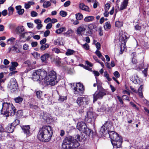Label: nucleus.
<instances>
[{"label": "nucleus", "mask_w": 149, "mask_h": 149, "mask_svg": "<svg viewBox=\"0 0 149 149\" xmlns=\"http://www.w3.org/2000/svg\"><path fill=\"white\" fill-rule=\"evenodd\" d=\"M89 100L88 97H81L77 99L76 102L78 105L84 107L88 104Z\"/></svg>", "instance_id": "9b49d317"}, {"label": "nucleus", "mask_w": 149, "mask_h": 149, "mask_svg": "<svg viewBox=\"0 0 149 149\" xmlns=\"http://www.w3.org/2000/svg\"><path fill=\"white\" fill-rule=\"evenodd\" d=\"M50 34V31L49 30L46 31L44 33V36L46 37L48 36Z\"/></svg>", "instance_id": "13d9d810"}, {"label": "nucleus", "mask_w": 149, "mask_h": 149, "mask_svg": "<svg viewBox=\"0 0 149 149\" xmlns=\"http://www.w3.org/2000/svg\"><path fill=\"white\" fill-rule=\"evenodd\" d=\"M95 118V113L90 111L87 112L86 115L85 116V120L88 123H93Z\"/></svg>", "instance_id": "1a4fd4ad"}, {"label": "nucleus", "mask_w": 149, "mask_h": 149, "mask_svg": "<svg viewBox=\"0 0 149 149\" xmlns=\"http://www.w3.org/2000/svg\"><path fill=\"white\" fill-rule=\"evenodd\" d=\"M44 77L46 82L49 83L51 86H54L57 83L56 79V74L55 72L51 71L48 73L47 75Z\"/></svg>", "instance_id": "423d86ee"}, {"label": "nucleus", "mask_w": 149, "mask_h": 149, "mask_svg": "<svg viewBox=\"0 0 149 149\" xmlns=\"http://www.w3.org/2000/svg\"><path fill=\"white\" fill-rule=\"evenodd\" d=\"M75 52L70 49H68L67 51L66 52L65 54L67 56L70 55L75 53Z\"/></svg>", "instance_id": "473e14b6"}, {"label": "nucleus", "mask_w": 149, "mask_h": 149, "mask_svg": "<svg viewBox=\"0 0 149 149\" xmlns=\"http://www.w3.org/2000/svg\"><path fill=\"white\" fill-rule=\"evenodd\" d=\"M52 50L56 53H59L60 52V50L57 48H54Z\"/></svg>", "instance_id": "8fccbe9b"}, {"label": "nucleus", "mask_w": 149, "mask_h": 149, "mask_svg": "<svg viewBox=\"0 0 149 149\" xmlns=\"http://www.w3.org/2000/svg\"><path fill=\"white\" fill-rule=\"evenodd\" d=\"M117 97L118 98V100L119 101V102L121 104H123V101L122 99V98L119 96H117Z\"/></svg>", "instance_id": "69168bd1"}, {"label": "nucleus", "mask_w": 149, "mask_h": 149, "mask_svg": "<svg viewBox=\"0 0 149 149\" xmlns=\"http://www.w3.org/2000/svg\"><path fill=\"white\" fill-rule=\"evenodd\" d=\"M111 25L109 22H105L104 25V28L105 29H110L111 28Z\"/></svg>", "instance_id": "c756f323"}, {"label": "nucleus", "mask_w": 149, "mask_h": 149, "mask_svg": "<svg viewBox=\"0 0 149 149\" xmlns=\"http://www.w3.org/2000/svg\"><path fill=\"white\" fill-rule=\"evenodd\" d=\"M80 141V136L79 135H77L74 137L69 136L66 137L63 141L62 147L65 149L77 148L80 145L78 142Z\"/></svg>", "instance_id": "20e7f679"}, {"label": "nucleus", "mask_w": 149, "mask_h": 149, "mask_svg": "<svg viewBox=\"0 0 149 149\" xmlns=\"http://www.w3.org/2000/svg\"><path fill=\"white\" fill-rule=\"evenodd\" d=\"M24 31V29L23 26H19V33H22Z\"/></svg>", "instance_id": "603ef678"}, {"label": "nucleus", "mask_w": 149, "mask_h": 149, "mask_svg": "<svg viewBox=\"0 0 149 149\" xmlns=\"http://www.w3.org/2000/svg\"><path fill=\"white\" fill-rule=\"evenodd\" d=\"M95 46L96 47L97 49V50H99L100 49L101 45L100 44L99 42H97L96 43Z\"/></svg>", "instance_id": "6e6d98bb"}, {"label": "nucleus", "mask_w": 149, "mask_h": 149, "mask_svg": "<svg viewBox=\"0 0 149 149\" xmlns=\"http://www.w3.org/2000/svg\"><path fill=\"white\" fill-rule=\"evenodd\" d=\"M94 17L93 16H88L85 18L84 21L87 22H92L94 20Z\"/></svg>", "instance_id": "4be33fe9"}, {"label": "nucleus", "mask_w": 149, "mask_h": 149, "mask_svg": "<svg viewBox=\"0 0 149 149\" xmlns=\"http://www.w3.org/2000/svg\"><path fill=\"white\" fill-rule=\"evenodd\" d=\"M79 8L82 10L90 12L91 11L89 8L87 6L85 5L83 3H81L79 5Z\"/></svg>", "instance_id": "a211bd4d"}, {"label": "nucleus", "mask_w": 149, "mask_h": 149, "mask_svg": "<svg viewBox=\"0 0 149 149\" xmlns=\"http://www.w3.org/2000/svg\"><path fill=\"white\" fill-rule=\"evenodd\" d=\"M8 10L9 12V15H11L13 14L14 8L11 6H10L8 8Z\"/></svg>", "instance_id": "c9c22d12"}, {"label": "nucleus", "mask_w": 149, "mask_h": 149, "mask_svg": "<svg viewBox=\"0 0 149 149\" xmlns=\"http://www.w3.org/2000/svg\"><path fill=\"white\" fill-rule=\"evenodd\" d=\"M52 26V24L51 23H49L47 25L46 28L47 29H51Z\"/></svg>", "instance_id": "864d4df0"}, {"label": "nucleus", "mask_w": 149, "mask_h": 149, "mask_svg": "<svg viewBox=\"0 0 149 149\" xmlns=\"http://www.w3.org/2000/svg\"><path fill=\"white\" fill-rule=\"evenodd\" d=\"M49 55L48 54H45L41 57V59L42 62L46 61L49 57Z\"/></svg>", "instance_id": "a878e982"}, {"label": "nucleus", "mask_w": 149, "mask_h": 149, "mask_svg": "<svg viewBox=\"0 0 149 149\" xmlns=\"http://www.w3.org/2000/svg\"><path fill=\"white\" fill-rule=\"evenodd\" d=\"M52 134V130L51 126H44L40 129L37 137L40 141L47 142L49 141Z\"/></svg>", "instance_id": "7ed1b4c3"}, {"label": "nucleus", "mask_w": 149, "mask_h": 149, "mask_svg": "<svg viewBox=\"0 0 149 149\" xmlns=\"http://www.w3.org/2000/svg\"><path fill=\"white\" fill-rule=\"evenodd\" d=\"M34 22L37 24L36 28L38 30H40L41 29L42 26V25L41 24V21L39 19H36L34 20Z\"/></svg>", "instance_id": "aec40b11"}, {"label": "nucleus", "mask_w": 149, "mask_h": 149, "mask_svg": "<svg viewBox=\"0 0 149 149\" xmlns=\"http://www.w3.org/2000/svg\"><path fill=\"white\" fill-rule=\"evenodd\" d=\"M49 47V45L47 44H45L44 45H42L40 47V49L42 51H43Z\"/></svg>", "instance_id": "f704fd0d"}, {"label": "nucleus", "mask_w": 149, "mask_h": 149, "mask_svg": "<svg viewBox=\"0 0 149 149\" xmlns=\"http://www.w3.org/2000/svg\"><path fill=\"white\" fill-rule=\"evenodd\" d=\"M40 117L42 118L45 121H47V120L48 119L49 117L47 116V113L43 112L40 114Z\"/></svg>", "instance_id": "b1692460"}, {"label": "nucleus", "mask_w": 149, "mask_h": 149, "mask_svg": "<svg viewBox=\"0 0 149 149\" xmlns=\"http://www.w3.org/2000/svg\"><path fill=\"white\" fill-rule=\"evenodd\" d=\"M107 91L104 89L98 90L93 95V102L98 99H102L104 96L106 95Z\"/></svg>", "instance_id": "6e6552de"}, {"label": "nucleus", "mask_w": 149, "mask_h": 149, "mask_svg": "<svg viewBox=\"0 0 149 149\" xmlns=\"http://www.w3.org/2000/svg\"><path fill=\"white\" fill-rule=\"evenodd\" d=\"M104 76L105 77L108 81H110L111 80V79L109 77V74L106 71L104 72Z\"/></svg>", "instance_id": "4c0bfd02"}, {"label": "nucleus", "mask_w": 149, "mask_h": 149, "mask_svg": "<svg viewBox=\"0 0 149 149\" xmlns=\"http://www.w3.org/2000/svg\"><path fill=\"white\" fill-rule=\"evenodd\" d=\"M51 5V3L49 1H46L44 2L42 6L44 8H47L50 6Z\"/></svg>", "instance_id": "cd10ccee"}, {"label": "nucleus", "mask_w": 149, "mask_h": 149, "mask_svg": "<svg viewBox=\"0 0 149 149\" xmlns=\"http://www.w3.org/2000/svg\"><path fill=\"white\" fill-rule=\"evenodd\" d=\"M31 46L32 47H35L38 45V42H33L31 43Z\"/></svg>", "instance_id": "0e129e2a"}, {"label": "nucleus", "mask_w": 149, "mask_h": 149, "mask_svg": "<svg viewBox=\"0 0 149 149\" xmlns=\"http://www.w3.org/2000/svg\"><path fill=\"white\" fill-rule=\"evenodd\" d=\"M21 6L19 5V15H22L24 12V10L23 9H22Z\"/></svg>", "instance_id": "37998d69"}, {"label": "nucleus", "mask_w": 149, "mask_h": 149, "mask_svg": "<svg viewBox=\"0 0 149 149\" xmlns=\"http://www.w3.org/2000/svg\"><path fill=\"white\" fill-rule=\"evenodd\" d=\"M128 2V0H124L121 3L120 8V10H122L126 8Z\"/></svg>", "instance_id": "6ab92c4d"}, {"label": "nucleus", "mask_w": 149, "mask_h": 149, "mask_svg": "<svg viewBox=\"0 0 149 149\" xmlns=\"http://www.w3.org/2000/svg\"><path fill=\"white\" fill-rule=\"evenodd\" d=\"M123 25V23L119 21H117L115 22V26L118 28L120 27Z\"/></svg>", "instance_id": "58836bf2"}, {"label": "nucleus", "mask_w": 149, "mask_h": 149, "mask_svg": "<svg viewBox=\"0 0 149 149\" xmlns=\"http://www.w3.org/2000/svg\"><path fill=\"white\" fill-rule=\"evenodd\" d=\"M76 86L74 88V93L75 94L81 95L82 94L84 91L83 85L80 83H78L76 84Z\"/></svg>", "instance_id": "9d476101"}, {"label": "nucleus", "mask_w": 149, "mask_h": 149, "mask_svg": "<svg viewBox=\"0 0 149 149\" xmlns=\"http://www.w3.org/2000/svg\"><path fill=\"white\" fill-rule=\"evenodd\" d=\"M46 39L44 38L40 41V43L41 45H43L46 42Z\"/></svg>", "instance_id": "bf43d9fd"}, {"label": "nucleus", "mask_w": 149, "mask_h": 149, "mask_svg": "<svg viewBox=\"0 0 149 149\" xmlns=\"http://www.w3.org/2000/svg\"><path fill=\"white\" fill-rule=\"evenodd\" d=\"M23 48L24 50H27L29 48V46L28 44H25L23 46Z\"/></svg>", "instance_id": "774afa93"}, {"label": "nucleus", "mask_w": 149, "mask_h": 149, "mask_svg": "<svg viewBox=\"0 0 149 149\" xmlns=\"http://www.w3.org/2000/svg\"><path fill=\"white\" fill-rule=\"evenodd\" d=\"M36 61L31 62L29 60H27L25 62V64L31 69L34 68V65L36 64Z\"/></svg>", "instance_id": "f3484780"}, {"label": "nucleus", "mask_w": 149, "mask_h": 149, "mask_svg": "<svg viewBox=\"0 0 149 149\" xmlns=\"http://www.w3.org/2000/svg\"><path fill=\"white\" fill-rule=\"evenodd\" d=\"M82 46L86 50H88L89 49V46L87 43H85L84 45H82Z\"/></svg>", "instance_id": "a19ab883"}, {"label": "nucleus", "mask_w": 149, "mask_h": 149, "mask_svg": "<svg viewBox=\"0 0 149 149\" xmlns=\"http://www.w3.org/2000/svg\"><path fill=\"white\" fill-rule=\"evenodd\" d=\"M88 28L90 30V33H89L90 34L92 33V32L91 31L93 29H96L97 28L96 26L93 24H89L88 26Z\"/></svg>", "instance_id": "5701e85b"}, {"label": "nucleus", "mask_w": 149, "mask_h": 149, "mask_svg": "<svg viewBox=\"0 0 149 149\" xmlns=\"http://www.w3.org/2000/svg\"><path fill=\"white\" fill-rule=\"evenodd\" d=\"M35 3L33 1H29L28 3L25 4V8L26 9H28L29 8L31 5L34 4Z\"/></svg>", "instance_id": "c85d7f7f"}, {"label": "nucleus", "mask_w": 149, "mask_h": 149, "mask_svg": "<svg viewBox=\"0 0 149 149\" xmlns=\"http://www.w3.org/2000/svg\"><path fill=\"white\" fill-rule=\"evenodd\" d=\"M120 35L119 40L121 43L120 46L121 49L120 54H122L123 53L122 47L123 46V48H124V46L125 45L126 40L128 37L127 34L125 33H122V35L120 34Z\"/></svg>", "instance_id": "f8f14e48"}, {"label": "nucleus", "mask_w": 149, "mask_h": 149, "mask_svg": "<svg viewBox=\"0 0 149 149\" xmlns=\"http://www.w3.org/2000/svg\"><path fill=\"white\" fill-rule=\"evenodd\" d=\"M95 53L99 58L100 57L102 56L101 52L99 50H97Z\"/></svg>", "instance_id": "a18cd8bd"}, {"label": "nucleus", "mask_w": 149, "mask_h": 149, "mask_svg": "<svg viewBox=\"0 0 149 149\" xmlns=\"http://www.w3.org/2000/svg\"><path fill=\"white\" fill-rule=\"evenodd\" d=\"M113 130L112 126L107 121L101 128L100 133L102 135H104L108 134L111 139V142L113 148H120L121 146L122 139L118 134L112 130Z\"/></svg>", "instance_id": "f257e3e1"}, {"label": "nucleus", "mask_w": 149, "mask_h": 149, "mask_svg": "<svg viewBox=\"0 0 149 149\" xmlns=\"http://www.w3.org/2000/svg\"><path fill=\"white\" fill-rule=\"evenodd\" d=\"M147 70L148 69L146 68L144 69V70L142 71V73L145 77L147 76Z\"/></svg>", "instance_id": "4d7b16f0"}, {"label": "nucleus", "mask_w": 149, "mask_h": 149, "mask_svg": "<svg viewBox=\"0 0 149 149\" xmlns=\"http://www.w3.org/2000/svg\"><path fill=\"white\" fill-rule=\"evenodd\" d=\"M75 15L76 19L77 20H81L83 18V15L81 13L76 14Z\"/></svg>", "instance_id": "2f4dec72"}, {"label": "nucleus", "mask_w": 149, "mask_h": 149, "mask_svg": "<svg viewBox=\"0 0 149 149\" xmlns=\"http://www.w3.org/2000/svg\"><path fill=\"white\" fill-rule=\"evenodd\" d=\"M77 128L78 130L81 131L88 136H89L92 132V131L87 127L86 124L83 122H79L77 124Z\"/></svg>", "instance_id": "0eeeda50"}, {"label": "nucleus", "mask_w": 149, "mask_h": 149, "mask_svg": "<svg viewBox=\"0 0 149 149\" xmlns=\"http://www.w3.org/2000/svg\"><path fill=\"white\" fill-rule=\"evenodd\" d=\"M16 40V38L11 37L7 40V41L8 44H11Z\"/></svg>", "instance_id": "e433bc0d"}, {"label": "nucleus", "mask_w": 149, "mask_h": 149, "mask_svg": "<svg viewBox=\"0 0 149 149\" xmlns=\"http://www.w3.org/2000/svg\"><path fill=\"white\" fill-rule=\"evenodd\" d=\"M17 84L14 78L11 79L8 84V87L10 90L15 91L16 89Z\"/></svg>", "instance_id": "2eb2a0df"}, {"label": "nucleus", "mask_w": 149, "mask_h": 149, "mask_svg": "<svg viewBox=\"0 0 149 149\" xmlns=\"http://www.w3.org/2000/svg\"><path fill=\"white\" fill-rule=\"evenodd\" d=\"M54 43L56 45H61L62 42L60 39H58L55 40Z\"/></svg>", "instance_id": "ea45409f"}, {"label": "nucleus", "mask_w": 149, "mask_h": 149, "mask_svg": "<svg viewBox=\"0 0 149 149\" xmlns=\"http://www.w3.org/2000/svg\"><path fill=\"white\" fill-rule=\"evenodd\" d=\"M20 126L23 132L27 137L31 135L29 125H20Z\"/></svg>", "instance_id": "ddd939ff"}, {"label": "nucleus", "mask_w": 149, "mask_h": 149, "mask_svg": "<svg viewBox=\"0 0 149 149\" xmlns=\"http://www.w3.org/2000/svg\"><path fill=\"white\" fill-rule=\"evenodd\" d=\"M36 96L40 100H43L42 92L40 91H38L36 92Z\"/></svg>", "instance_id": "393cba45"}, {"label": "nucleus", "mask_w": 149, "mask_h": 149, "mask_svg": "<svg viewBox=\"0 0 149 149\" xmlns=\"http://www.w3.org/2000/svg\"><path fill=\"white\" fill-rule=\"evenodd\" d=\"M33 55L34 57L36 58H37L40 57V54L36 52H34L33 53Z\"/></svg>", "instance_id": "09e8293b"}, {"label": "nucleus", "mask_w": 149, "mask_h": 149, "mask_svg": "<svg viewBox=\"0 0 149 149\" xmlns=\"http://www.w3.org/2000/svg\"><path fill=\"white\" fill-rule=\"evenodd\" d=\"M46 75V72L44 70H35L32 72L31 78L34 81H40L42 80Z\"/></svg>", "instance_id": "39448f33"}, {"label": "nucleus", "mask_w": 149, "mask_h": 149, "mask_svg": "<svg viewBox=\"0 0 149 149\" xmlns=\"http://www.w3.org/2000/svg\"><path fill=\"white\" fill-rule=\"evenodd\" d=\"M143 88V85H141L138 89V93L140 97L142 98L143 97V95L142 92V89Z\"/></svg>", "instance_id": "bb28decb"}, {"label": "nucleus", "mask_w": 149, "mask_h": 149, "mask_svg": "<svg viewBox=\"0 0 149 149\" xmlns=\"http://www.w3.org/2000/svg\"><path fill=\"white\" fill-rule=\"evenodd\" d=\"M67 97L66 96H63L61 95L59 96V98L58 100L59 102H63L67 100Z\"/></svg>", "instance_id": "72a5a7b5"}, {"label": "nucleus", "mask_w": 149, "mask_h": 149, "mask_svg": "<svg viewBox=\"0 0 149 149\" xmlns=\"http://www.w3.org/2000/svg\"><path fill=\"white\" fill-rule=\"evenodd\" d=\"M7 135V134L4 132L3 128L2 127H0V140H3Z\"/></svg>", "instance_id": "dca6fc26"}, {"label": "nucleus", "mask_w": 149, "mask_h": 149, "mask_svg": "<svg viewBox=\"0 0 149 149\" xmlns=\"http://www.w3.org/2000/svg\"><path fill=\"white\" fill-rule=\"evenodd\" d=\"M65 30L66 28L65 27H62L57 29L56 31V32L57 34H60Z\"/></svg>", "instance_id": "7c9ffc66"}, {"label": "nucleus", "mask_w": 149, "mask_h": 149, "mask_svg": "<svg viewBox=\"0 0 149 149\" xmlns=\"http://www.w3.org/2000/svg\"><path fill=\"white\" fill-rule=\"evenodd\" d=\"M70 3V2L69 1H68L66 2H65L64 3V6L65 7H66L69 6Z\"/></svg>", "instance_id": "3c124183"}, {"label": "nucleus", "mask_w": 149, "mask_h": 149, "mask_svg": "<svg viewBox=\"0 0 149 149\" xmlns=\"http://www.w3.org/2000/svg\"><path fill=\"white\" fill-rule=\"evenodd\" d=\"M98 4V3L96 0H95L93 5V8H96Z\"/></svg>", "instance_id": "e2e57ef3"}, {"label": "nucleus", "mask_w": 149, "mask_h": 149, "mask_svg": "<svg viewBox=\"0 0 149 149\" xmlns=\"http://www.w3.org/2000/svg\"><path fill=\"white\" fill-rule=\"evenodd\" d=\"M11 65L9 68V70L10 71L12 72L9 74L8 75L9 76H11L17 72V71H13L16 69V68L18 65V63L15 62H11Z\"/></svg>", "instance_id": "4468645a"}, {"label": "nucleus", "mask_w": 149, "mask_h": 149, "mask_svg": "<svg viewBox=\"0 0 149 149\" xmlns=\"http://www.w3.org/2000/svg\"><path fill=\"white\" fill-rule=\"evenodd\" d=\"M27 25L29 28H33V24L31 22H28L27 23Z\"/></svg>", "instance_id": "052dcab7"}, {"label": "nucleus", "mask_w": 149, "mask_h": 149, "mask_svg": "<svg viewBox=\"0 0 149 149\" xmlns=\"http://www.w3.org/2000/svg\"><path fill=\"white\" fill-rule=\"evenodd\" d=\"M31 15L32 17H34L37 16L38 15V13L35 11H33L31 12Z\"/></svg>", "instance_id": "49530a36"}, {"label": "nucleus", "mask_w": 149, "mask_h": 149, "mask_svg": "<svg viewBox=\"0 0 149 149\" xmlns=\"http://www.w3.org/2000/svg\"><path fill=\"white\" fill-rule=\"evenodd\" d=\"M85 30V29L84 27L79 26L77 29V33L78 35H80L81 33L84 31Z\"/></svg>", "instance_id": "412c9836"}, {"label": "nucleus", "mask_w": 149, "mask_h": 149, "mask_svg": "<svg viewBox=\"0 0 149 149\" xmlns=\"http://www.w3.org/2000/svg\"><path fill=\"white\" fill-rule=\"evenodd\" d=\"M3 15L5 16L7 14V10H3L1 13Z\"/></svg>", "instance_id": "338daca9"}, {"label": "nucleus", "mask_w": 149, "mask_h": 149, "mask_svg": "<svg viewBox=\"0 0 149 149\" xmlns=\"http://www.w3.org/2000/svg\"><path fill=\"white\" fill-rule=\"evenodd\" d=\"M16 109L15 107L13 106V104L11 103L4 102L3 103L2 107L1 110V113L3 114V111L4 112L3 115L6 117L9 116L10 115L13 116L16 115V119L12 123H11L8 125L4 129V132H6L7 134V133H12L14 131V127L17 125L18 124H15V122L16 121L19 123L18 119V114L17 111L16 112Z\"/></svg>", "instance_id": "f03ea898"}, {"label": "nucleus", "mask_w": 149, "mask_h": 149, "mask_svg": "<svg viewBox=\"0 0 149 149\" xmlns=\"http://www.w3.org/2000/svg\"><path fill=\"white\" fill-rule=\"evenodd\" d=\"M113 74L116 78H119L120 76V74L117 71L114 72Z\"/></svg>", "instance_id": "de8ad7c7"}, {"label": "nucleus", "mask_w": 149, "mask_h": 149, "mask_svg": "<svg viewBox=\"0 0 149 149\" xmlns=\"http://www.w3.org/2000/svg\"><path fill=\"white\" fill-rule=\"evenodd\" d=\"M100 111H104L106 110V107H105L104 105H102L101 108H100Z\"/></svg>", "instance_id": "680f3d73"}, {"label": "nucleus", "mask_w": 149, "mask_h": 149, "mask_svg": "<svg viewBox=\"0 0 149 149\" xmlns=\"http://www.w3.org/2000/svg\"><path fill=\"white\" fill-rule=\"evenodd\" d=\"M102 27H100L98 29V32L100 36H102L103 35V32L102 31Z\"/></svg>", "instance_id": "5fc2aeb1"}, {"label": "nucleus", "mask_w": 149, "mask_h": 149, "mask_svg": "<svg viewBox=\"0 0 149 149\" xmlns=\"http://www.w3.org/2000/svg\"><path fill=\"white\" fill-rule=\"evenodd\" d=\"M111 6L110 5L109 3H106L104 7V9L105 10H108L109 8H110Z\"/></svg>", "instance_id": "c03bdc74"}, {"label": "nucleus", "mask_w": 149, "mask_h": 149, "mask_svg": "<svg viewBox=\"0 0 149 149\" xmlns=\"http://www.w3.org/2000/svg\"><path fill=\"white\" fill-rule=\"evenodd\" d=\"M60 15L62 17H64L67 15V13L66 12L63 10H61L60 12Z\"/></svg>", "instance_id": "79ce46f5"}]
</instances>
